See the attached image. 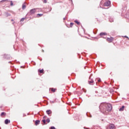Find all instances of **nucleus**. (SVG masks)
<instances>
[{
  "label": "nucleus",
  "mask_w": 129,
  "mask_h": 129,
  "mask_svg": "<svg viewBox=\"0 0 129 129\" xmlns=\"http://www.w3.org/2000/svg\"><path fill=\"white\" fill-rule=\"evenodd\" d=\"M1 116H3V115H6V113L5 112H3L1 113Z\"/></svg>",
  "instance_id": "5701e85b"
},
{
  "label": "nucleus",
  "mask_w": 129,
  "mask_h": 129,
  "mask_svg": "<svg viewBox=\"0 0 129 129\" xmlns=\"http://www.w3.org/2000/svg\"><path fill=\"white\" fill-rule=\"evenodd\" d=\"M5 58L7 59V60H11V56L9 54H5L4 55Z\"/></svg>",
  "instance_id": "423d86ee"
},
{
  "label": "nucleus",
  "mask_w": 129,
  "mask_h": 129,
  "mask_svg": "<svg viewBox=\"0 0 129 129\" xmlns=\"http://www.w3.org/2000/svg\"><path fill=\"white\" fill-rule=\"evenodd\" d=\"M14 49H15V46H14Z\"/></svg>",
  "instance_id": "79ce46f5"
},
{
  "label": "nucleus",
  "mask_w": 129,
  "mask_h": 129,
  "mask_svg": "<svg viewBox=\"0 0 129 129\" xmlns=\"http://www.w3.org/2000/svg\"><path fill=\"white\" fill-rule=\"evenodd\" d=\"M124 106L123 105L119 109V111H123V110H124Z\"/></svg>",
  "instance_id": "9d476101"
},
{
  "label": "nucleus",
  "mask_w": 129,
  "mask_h": 129,
  "mask_svg": "<svg viewBox=\"0 0 129 129\" xmlns=\"http://www.w3.org/2000/svg\"><path fill=\"white\" fill-rule=\"evenodd\" d=\"M12 21H14V20H12Z\"/></svg>",
  "instance_id": "a19ab883"
},
{
  "label": "nucleus",
  "mask_w": 129,
  "mask_h": 129,
  "mask_svg": "<svg viewBox=\"0 0 129 129\" xmlns=\"http://www.w3.org/2000/svg\"><path fill=\"white\" fill-rule=\"evenodd\" d=\"M42 52H44V50H42Z\"/></svg>",
  "instance_id": "58836bf2"
},
{
  "label": "nucleus",
  "mask_w": 129,
  "mask_h": 129,
  "mask_svg": "<svg viewBox=\"0 0 129 129\" xmlns=\"http://www.w3.org/2000/svg\"><path fill=\"white\" fill-rule=\"evenodd\" d=\"M46 113L49 115L52 113V111L51 110H46Z\"/></svg>",
  "instance_id": "f8f14e48"
},
{
  "label": "nucleus",
  "mask_w": 129,
  "mask_h": 129,
  "mask_svg": "<svg viewBox=\"0 0 129 129\" xmlns=\"http://www.w3.org/2000/svg\"><path fill=\"white\" fill-rule=\"evenodd\" d=\"M51 102L52 103H54V101H52Z\"/></svg>",
  "instance_id": "473e14b6"
},
{
  "label": "nucleus",
  "mask_w": 129,
  "mask_h": 129,
  "mask_svg": "<svg viewBox=\"0 0 129 129\" xmlns=\"http://www.w3.org/2000/svg\"><path fill=\"white\" fill-rule=\"evenodd\" d=\"M24 20H25V18H22L20 21L21 22H24Z\"/></svg>",
  "instance_id": "c85d7f7f"
},
{
  "label": "nucleus",
  "mask_w": 129,
  "mask_h": 129,
  "mask_svg": "<svg viewBox=\"0 0 129 129\" xmlns=\"http://www.w3.org/2000/svg\"><path fill=\"white\" fill-rule=\"evenodd\" d=\"M26 8V4H23L22 5V9L23 10H25Z\"/></svg>",
  "instance_id": "a211bd4d"
},
{
  "label": "nucleus",
  "mask_w": 129,
  "mask_h": 129,
  "mask_svg": "<svg viewBox=\"0 0 129 129\" xmlns=\"http://www.w3.org/2000/svg\"><path fill=\"white\" fill-rule=\"evenodd\" d=\"M124 37L126 38V39H128V40H129V38L127 36H124Z\"/></svg>",
  "instance_id": "c756f323"
},
{
  "label": "nucleus",
  "mask_w": 129,
  "mask_h": 129,
  "mask_svg": "<svg viewBox=\"0 0 129 129\" xmlns=\"http://www.w3.org/2000/svg\"><path fill=\"white\" fill-rule=\"evenodd\" d=\"M43 118H45V116L43 117Z\"/></svg>",
  "instance_id": "ea45409f"
},
{
  "label": "nucleus",
  "mask_w": 129,
  "mask_h": 129,
  "mask_svg": "<svg viewBox=\"0 0 129 129\" xmlns=\"http://www.w3.org/2000/svg\"><path fill=\"white\" fill-rule=\"evenodd\" d=\"M46 121L48 122V123H49V122H50V118H48L46 119Z\"/></svg>",
  "instance_id": "393cba45"
},
{
  "label": "nucleus",
  "mask_w": 129,
  "mask_h": 129,
  "mask_svg": "<svg viewBox=\"0 0 129 129\" xmlns=\"http://www.w3.org/2000/svg\"><path fill=\"white\" fill-rule=\"evenodd\" d=\"M109 22H110V23H112V22H113V18H109Z\"/></svg>",
  "instance_id": "aec40b11"
},
{
  "label": "nucleus",
  "mask_w": 129,
  "mask_h": 129,
  "mask_svg": "<svg viewBox=\"0 0 129 129\" xmlns=\"http://www.w3.org/2000/svg\"><path fill=\"white\" fill-rule=\"evenodd\" d=\"M115 125L113 124H110L109 125H108V127L106 128V129H115Z\"/></svg>",
  "instance_id": "7ed1b4c3"
},
{
  "label": "nucleus",
  "mask_w": 129,
  "mask_h": 129,
  "mask_svg": "<svg viewBox=\"0 0 129 129\" xmlns=\"http://www.w3.org/2000/svg\"><path fill=\"white\" fill-rule=\"evenodd\" d=\"M107 34L105 32H101L100 33V36L102 37V36H106Z\"/></svg>",
  "instance_id": "9b49d317"
},
{
  "label": "nucleus",
  "mask_w": 129,
  "mask_h": 129,
  "mask_svg": "<svg viewBox=\"0 0 129 129\" xmlns=\"http://www.w3.org/2000/svg\"><path fill=\"white\" fill-rule=\"evenodd\" d=\"M73 25H74V23H72V22H71V23H70L71 28H72V26H73Z\"/></svg>",
  "instance_id": "a878e982"
},
{
  "label": "nucleus",
  "mask_w": 129,
  "mask_h": 129,
  "mask_svg": "<svg viewBox=\"0 0 129 129\" xmlns=\"http://www.w3.org/2000/svg\"><path fill=\"white\" fill-rule=\"evenodd\" d=\"M9 63H11V61H9Z\"/></svg>",
  "instance_id": "4c0bfd02"
},
{
  "label": "nucleus",
  "mask_w": 129,
  "mask_h": 129,
  "mask_svg": "<svg viewBox=\"0 0 129 129\" xmlns=\"http://www.w3.org/2000/svg\"><path fill=\"white\" fill-rule=\"evenodd\" d=\"M52 10V8H50V11H51V10Z\"/></svg>",
  "instance_id": "f704fd0d"
},
{
  "label": "nucleus",
  "mask_w": 129,
  "mask_h": 129,
  "mask_svg": "<svg viewBox=\"0 0 129 129\" xmlns=\"http://www.w3.org/2000/svg\"><path fill=\"white\" fill-rule=\"evenodd\" d=\"M89 79H90V77H89Z\"/></svg>",
  "instance_id": "c03bdc74"
},
{
  "label": "nucleus",
  "mask_w": 129,
  "mask_h": 129,
  "mask_svg": "<svg viewBox=\"0 0 129 129\" xmlns=\"http://www.w3.org/2000/svg\"><path fill=\"white\" fill-rule=\"evenodd\" d=\"M100 5H102V2H101V3H100Z\"/></svg>",
  "instance_id": "2f4dec72"
},
{
  "label": "nucleus",
  "mask_w": 129,
  "mask_h": 129,
  "mask_svg": "<svg viewBox=\"0 0 129 129\" xmlns=\"http://www.w3.org/2000/svg\"><path fill=\"white\" fill-rule=\"evenodd\" d=\"M43 16V14H38L36 15V18H41Z\"/></svg>",
  "instance_id": "2eb2a0df"
},
{
  "label": "nucleus",
  "mask_w": 129,
  "mask_h": 129,
  "mask_svg": "<svg viewBox=\"0 0 129 129\" xmlns=\"http://www.w3.org/2000/svg\"><path fill=\"white\" fill-rule=\"evenodd\" d=\"M11 122V120H9L8 119H6L5 120V124H9Z\"/></svg>",
  "instance_id": "6e6552de"
},
{
  "label": "nucleus",
  "mask_w": 129,
  "mask_h": 129,
  "mask_svg": "<svg viewBox=\"0 0 129 129\" xmlns=\"http://www.w3.org/2000/svg\"><path fill=\"white\" fill-rule=\"evenodd\" d=\"M88 83L89 84H90V85H93V83H94V81L92 79L91 81H88Z\"/></svg>",
  "instance_id": "1a4fd4ad"
},
{
  "label": "nucleus",
  "mask_w": 129,
  "mask_h": 129,
  "mask_svg": "<svg viewBox=\"0 0 129 129\" xmlns=\"http://www.w3.org/2000/svg\"><path fill=\"white\" fill-rule=\"evenodd\" d=\"M113 40H114L113 37H110V38H107V41H108V42H111L112 41H113Z\"/></svg>",
  "instance_id": "0eeeda50"
},
{
  "label": "nucleus",
  "mask_w": 129,
  "mask_h": 129,
  "mask_svg": "<svg viewBox=\"0 0 129 129\" xmlns=\"http://www.w3.org/2000/svg\"><path fill=\"white\" fill-rule=\"evenodd\" d=\"M51 91H52V92H55V91H56V89H54V88H52L51 89Z\"/></svg>",
  "instance_id": "4be33fe9"
},
{
  "label": "nucleus",
  "mask_w": 129,
  "mask_h": 129,
  "mask_svg": "<svg viewBox=\"0 0 129 129\" xmlns=\"http://www.w3.org/2000/svg\"><path fill=\"white\" fill-rule=\"evenodd\" d=\"M35 125H38V124H40V120H36L35 121Z\"/></svg>",
  "instance_id": "ddd939ff"
},
{
  "label": "nucleus",
  "mask_w": 129,
  "mask_h": 129,
  "mask_svg": "<svg viewBox=\"0 0 129 129\" xmlns=\"http://www.w3.org/2000/svg\"><path fill=\"white\" fill-rule=\"evenodd\" d=\"M69 1H71L72 3H73V2L72 1V0H69Z\"/></svg>",
  "instance_id": "72a5a7b5"
},
{
  "label": "nucleus",
  "mask_w": 129,
  "mask_h": 129,
  "mask_svg": "<svg viewBox=\"0 0 129 129\" xmlns=\"http://www.w3.org/2000/svg\"><path fill=\"white\" fill-rule=\"evenodd\" d=\"M95 81H97V82H101V79L100 78H96Z\"/></svg>",
  "instance_id": "f3484780"
},
{
  "label": "nucleus",
  "mask_w": 129,
  "mask_h": 129,
  "mask_svg": "<svg viewBox=\"0 0 129 129\" xmlns=\"http://www.w3.org/2000/svg\"><path fill=\"white\" fill-rule=\"evenodd\" d=\"M37 10H38V11H37V12H41V11H40V9H37Z\"/></svg>",
  "instance_id": "7c9ffc66"
},
{
  "label": "nucleus",
  "mask_w": 129,
  "mask_h": 129,
  "mask_svg": "<svg viewBox=\"0 0 129 129\" xmlns=\"http://www.w3.org/2000/svg\"><path fill=\"white\" fill-rule=\"evenodd\" d=\"M111 2L110 1H107L104 3V7H109L110 6Z\"/></svg>",
  "instance_id": "20e7f679"
},
{
  "label": "nucleus",
  "mask_w": 129,
  "mask_h": 129,
  "mask_svg": "<svg viewBox=\"0 0 129 129\" xmlns=\"http://www.w3.org/2000/svg\"><path fill=\"white\" fill-rule=\"evenodd\" d=\"M50 129H56V128L54 126H52L50 127Z\"/></svg>",
  "instance_id": "bb28decb"
},
{
  "label": "nucleus",
  "mask_w": 129,
  "mask_h": 129,
  "mask_svg": "<svg viewBox=\"0 0 129 129\" xmlns=\"http://www.w3.org/2000/svg\"><path fill=\"white\" fill-rule=\"evenodd\" d=\"M75 23L77 24V25H79L80 24V22H78L77 20L75 21Z\"/></svg>",
  "instance_id": "b1692460"
},
{
  "label": "nucleus",
  "mask_w": 129,
  "mask_h": 129,
  "mask_svg": "<svg viewBox=\"0 0 129 129\" xmlns=\"http://www.w3.org/2000/svg\"><path fill=\"white\" fill-rule=\"evenodd\" d=\"M101 5H100V8H101Z\"/></svg>",
  "instance_id": "c9c22d12"
},
{
  "label": "nucleus",
  "mask_w": 129,
  "mask_h": 129,
  "mask_svg": "<svg viewBox=\"0 0 129 129\" xmlns=\"http://www.w3.org/2000/svg\"><path fill=\"white\" fill-rule=\"evenodd\" d=\"M86 114H87V116L88 117H92V115H91V114H90V113H89V112H87Z\"/></svg>",
  "instance_id": "dca6fc26"
},
{
  "label": "nucleus",
  "mask_w": 129,
  "mask_h": 129,
  "mask_svg": "<svg viewBox=\"0 0 129 129\" xmlns=\"http://www.w3.org/2000/svg\"><path fill=\"white\" fill-rule=\"evenodd\" d=\"M38 72H39V73H44V70H38Z\"/></svg>",
  "instance_id": "6ab92c4d"
},
{
  "label": "nucleus",
  "mask_w": 129,
  "mask_h": 129,
  "mask_svg": "<svg viewBox=\"0 0 129 129\" xmlns=\"http://www.w3.org/2000/svg\"><path fill=\"white\" fill-rule=\"evenodd\" d=\"M38 10H40V12H42V9L41 8H34L30 10L28 14H30V15H34Z\"/></svg>",
  "instance_id": "f03ea898"
},
{
  "label": "nucleus",
  "mask_w": 129,
  "mask_h": 129,
  "mask_svg": "<svg viewBox=\"0 0 129 129\" xmlns=\"http://www.w3.org/2000/svg\"><path fill=\"white\" fill-rule=\"evenodd\" d=\"M63 20H66V18H63Z\"/></svg>",
  "instance_id": "e433bc0d"
},
{
  "label": "nucleus",
  "mask_w": 129,
  "mask_h": 129,
  "mask_svg": "<svg viewBox=\"0 0 129 129\" xmlns=\"http://www.w3.org/2000/svg\"><path fill=\"white\" fill-rule=\"evenodd\" d=\"M99 108L102 113L106 114V113H108L109 111H111L112 106H111V104L110 103H101L99 106Z\"/></svg>",
  "instance_id": "f257e3e1"
},
{
  "label": "nucleus",
  "mask_w": 129,
  "mask_h": 129,
  "mask_svg": "<svg viewBox=\"0 0 129 129\" xmlns=\"http://www.w3.org/2000/svg\"><path fill=\"white\" fill-rule=\"evenodd\" d=\"M43 2L44 4H47V0H43Z\"/></svg>",
  "instance_id": "cd10ccee"
},
{
  "label": "nucleus",
  "mask_w": 129,
  "mask_h": 129,
  "mask_svg": "<svg viewBox=\"0 0 129 129\" xmlns=\"http://www.w3.org/2000/svg\"><path fill=\"white\" fill-rule=\"evenodd\" d=\"M5 15L6 17H10L11 16V14L8 13L7 12H5Z\"/></svg>",
  "instance_id": "4468645a"
},
{
  "label": "nucleus",
  "mask_w": 129,
  "mask_h": 129,
  "mask_svg": "<svg viewBox=\"0 0 129 129\" xmlns=\"http://www.w3.org/2000/svg\"><path fill=\"white\" fill-rule=\"evenodd\" d=\"M10 2V6H11V7H13V6H14V3H13L12 1H9ZM9 0H2L0 2V3H4L5 2H7V3H9Z\"/></svg>",
  "instance_id": "39448f33"
},
{
  "label": "nucleus",
  "mask_w": 129,
  "mask_h": 129,
  "mask_svg": "<svg viewBox=\"0 0 129 129\" xmlns=\"http://www.w3.org/2000/svg\"><path fill=\"white\" fill-rule=\"evenodd\" d=\"M0 129H2V128H1V127H0Z\"/></svg>",
  "instance_id": "37998d69"
},
{
  "label": "nucleus",
  "mask_w": 129,
  "mask_h": 129,
  "mask_svg": "<svg viewBox=\"0 0 129 129\" xmlns=\"http://www.w3.org/2000/svg\"><path fill=\"white\" fill-rule=\"evenodd\" d=\"M42 122H43V123L42 124H47V123H46V120H45V119H43L42 120Z\"/></svg>",
  "instance_id": "412c9836"
}]
</instances>
